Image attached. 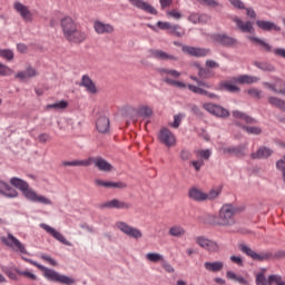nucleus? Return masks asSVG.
<instances>
[{"instance_id": "f257e3e1", "label": "nucleus", "mask_w": 285, "mask_h": 285, "mask_svg": "<svg viewBox=\"0 0 285 285\" xmlns=\"http://www.w3.org/2000/svg\"><path fill=\"white\" fill-rule=\"evenodd\" d=\"M10 184L11 186H14V188H18V190H21L23 197H26L28 202H32V204H42L43 206H52V200L43 195L37 194L35 189L30 188L28 181L12 177Z\"/></svg>"}, {"instance_id": "f03ea898", "label": "nucleus", "mask_w": 285, "mask_h": 285, "mask_svg": "<svg viewBox=\"0 0 285 285\" xmlns=\"http://www.w3.org/2000/svg\"><path fill=\"white\" fill-rule=\"evenodd\" d=\"M60 26L65 39L71 43H83V41L88 39V33L79 30L77 23L70 17L62 18L60 20Z\"/></svg>"}, {"instance_id": "7ed1b4c3", "label": "nucleus", "mask_w": 285, "mask_h": 285, "mask_svg": "<svg viewBox=\"0 0 285 285\" xmlns=\"http://www.w3.org/2000/svg\"><path fill=\"white\" fill-rule=\"evenodd\" d=\"M21 259L23 262H27V264H31V266H36L39 271H42L43 277L48 279V282H55L56 284H65V285H72L75 284V278L69 277L67 275H62L59 272L48 268L41 264H39L37 261H32L31 258H28L26 256H22Z\"/></svg>"}, {"instance_id": "20e7f679", "label": "nucleus", "mask_w": 285, "mask_h": 285, "mask_svg": "<svg viewBox=\"0 0 285 285\" xmlns=\"http://www.w3.org/2000/svg\"><path fill=\"white\" fill-rule=\"evenodd\" d=\"M95 164L96 168L100 170L101 173H110L112 170V165L108 163V160L101 158V157H89L88 159L83 160H71V161H62V166H92Z\"/></svg>"}, {"instance_id": "39448f33", "label": "nucleus", "mask_w": 285, "mask_h": 285, "mask_svg": "<svg viewBox=\"0 0 285 285\" xmlns=\"http://www.w3.org/2000/svg\"><path fill=\"white\" fill-rule=\"evenodd\" d=\"M190 79H193V81H196L198 87L195 85H186L181 81L171 79L170 77L163 78V81H165V83H168V86H174V88H179L180 90L188 88V90H190V92H194L195 95H199L202 86H204V88H210L208 83H206L204 80H199L197 77H190Z\"/></svg>"}, {"instance_id": "423d86ee", "label": "nucleus", "mask_w": 285, "mask_h": 285, "mask_svg": "<svg viewBox=\"0 0 285 285\" xmlns=\"http://www.w3.org/2000/svg\"><path fill=\"white\" fill-rule=\"evenodd\" d=\"M217 226H233L235 224V207L233 205H224L216 218Z\"/></svg>"}, {"instance_id": "0eeeda50", "label": "nucleus", "mask_w": 285, "mask_h": 285, "mask_svg": "<svg viewBox=\"0 0 285 285\" xmlns=\"http://www.w3.org/2000/svg\"><path fill=\"white\" fill-rule=\"evenodd\" d=\"M239 250L245 255H247V257H250L254 262H268V259L273 258V253L271 252L257 253L245 244L239 245Z\"/></svg>"}, {"instance_id": "6e6552de", "label": "nucleus", "mask_w": 285, "mask_h": 285, "mask_svg": "<svg viewBox=\"0 0 285 285\" xmlns=\"http://www.w3.org/2000/svg\"><path fill=\"white\" fill-rule=\"evenodd\" d=\"M116 228H118L120 233H124V235H127V237H131V239H141V237H144V234L139 228L132 227L126 222H116Z\"/></svg>"}, {"instance_id": "1a4fd4ad", "label": "nucleus", "mask_w": 285, "mask_h": 285, "mask_svg": "<svg viewBox=\"0 0 285 285\" xmlns=\"http://www.w3.org/2000/svg\"><path fill=\"white\" fill-rule=\"evenodd\" d=\"M212 39H214L218 46H223V48H235V46H239V40L227 33H214Z\"/></svg>"}, {"instance_id": "9d476101", "label": "nucleus", "mask_w": 285, "mask_h": 285, "mask_svg": "<svg viewBox=\"0 0 285 285\" xmlns=\"http://www.w3.org/2000/svg\"><path fill=\"white\" fill-rule=\"evenodd\" d=\"M203 108L210 115H214V117H218L220 119H226L227 117H230V111H228L226 108H224L219 105H215L213 102H205L203 105Z\"/></svg>"}, {"instance_id": "9b49d317", "label": "nucleus", "mask_w": 285, "mask_h": 285, "mask_svg": "<svg viewBox=\"0 0 285 285\" xmlns=\"http://www.w3.org/2000/svg\"><path fill=\"white\" fill-rule=\"evenodd\" d=\"M158 140L167 148H171V146H175V144H177V138L175 137V134H173V131H170V129L166 127L160 129L158 134Z\"/></svg>"}, {"instance_id": "f8f14e48", "label": "nucleus", "mask_w": 285, "mask_h": 285, "mask_svg": "<svg viewBox=\"0 0 285 285\" xmlns=\"http://www.w3.org/2000/svg\"><path fill=\"white\" fill-rule=\"evenodd\" d=\"M40 228H42V230H46V233L51 235L53 239H57V242H60V244H63L65 246H72V243L66 239V236H63L61 232H57V229H55L53 227H50V225L46 223H41Z\"/></svg>"}, {"instance_id": "ddd939ff", "label": "nucleus", "mask_w": 285, "mask_h": 285, "mask_svg": "<svg viewBox=\"0 0 285 285\" xmlns=\"http://www.w3.org/2000/svg\"><path fill=\"white\" fill-rule=\"evenodd\" d=\"M3 243L6 246H9V248H12V250H16V253L28 255V249H26V246L22 245L14 235L8 234L7 239H3Z\"/></svg>"}, {"instance_id": "4468645a", "label": "nucleus", "mask_w": 285, "mask_h": 285, "mask_svg": "<svg viewBox=\"0 0 285 285\" xmlns=\"http://www.w3.org/2000/svg\"><path fill=\"white\" fill-rule=\"evenodd\" d=\"M185 55H189V57H208L210 55V49L186 46L184 45L181 48Z\"/></svg>"}, {"instance_id": "2eb2a0df", "label": "nucleus", "mask_w": 285, "mask_h": 285, "mask_svg": "<svg viewBox=\"0 0 285 285\" xmlns=\"http://www.w3.org/2000/svg\"><path fill=\"white\" fill-rule=\"evenodd\" d=\"M100 208H116L117 210H128L129 208H132V204L114 198L101 204Z\"/></svg>"}, {"instance_id": "dca6fc26", "label": "nucleus", "mask_w": 285, "mask_h": 285, "mask_svg": "<svg viewBox=\"0 0 285 285\" xmlns=\"http://www.w3.org/2000/svg\"><path fill=\"white\" fill-rule=\"evenodd\" d=\"M151 59H157L158 61H177V57L175 55H170L159 49L149 50Z\"/></svg>"}, {"instance_id": "f3484780", "label": "nucleus", "mask_w": 285, "mask_h": 285, "mask_svg": "<svg viewBox=\"0 0 285 285\" xmlns=\"http://www.w3.org/2000/svg\"><path fill=\"white\" fill-rule=\"evenodd\" d=\"M94 30L97 35H112L115 32V26L96 20L94 22Z\"/></svg>"}, {"instance_id": "a211bd4d", "label": "nucleus", "mask_w": 285, "mask_h": 285, "mask_svg": "<svg viewBox=\"0 0 285 285\" xmlns=\"http://www.w3.org/2000/svg\"><path fill=\"white\" fill-rule=\"evenodd\" d=\"M0 195L7 197L8 199H14L16 197H19V191L10 186V184L0 180Z\"/></svg>"}, {"instance_id": "6ab92c4d", "label": "nucleus", "mask_w": 285, "mask_h": 285, "mask_svg": "<svg viewBox=\"0 0 285 285\" xmlns=\"http://www.w3.org/2000/svg\"><path fill=\"white\" fill-rule=\"evenodd\" d=\"M131 6L138 8V10H142V12H147V14H157V9L153 7L150 3L144 0H128Z\"/></svg>"}, {"instance_id": "aec40b11", "label": "nucleus", "mask_w": 285, "mask_h": 285, "mask_svg": "<svg viewBox=\"0 0 285 285\" xmlns=\"http://www.w3.org/2000/svg\"><path fill=\"white\" fill-rule=\"evenodd\" d=\"M233 21L234 23H236L240 32L247 33V35H255V27L253 26V21L243 22L242 19L239 18H234Z\"/></svg>"}, {"instance_id": "412c9836", "label": "nucleus", "mask_w": 285, "mask_h": 285, "mask_svg": "<svg viewBox=\"0 0 285 285\" xmlns=\"http://www.w3.org/2000/svg\"><path fill=\"white\" fill-rule=\"evenodd\" d=\"M223 153L234 155L235 157H238V159H242V157H246V145L240 144L238 146L226 147L223 149Z\"/></svg>"}, {"instance_id": "4be33fe9", "label": "nucleus", "mask_w": 285, "mask_h": 285, "mask_svg": "<svg viewBox=\"0 0 285 285\" xmlns=\"http://www.w3.org/2000/svg\"><path fill=\"white\" fill-rule=\"evenodd\" d=\"M256 26L257 28H259V30H263L264 32H272V30H274L275 32H279V30H282L279 26L268 20H256Z\"/></svg>"}, {"instance_id": "5701e85b", "label": "nucleus", "mask_w": 285, "mask_h": 285, "mask_svg": "<svg viewBox=\"0 0 285 285\" xmlns=\"http://www.w3.org/2000/svg\"><path fill=\"white\" fill-rule=\"evenodd\" d=\"M16 12L24 19V21H32V12L21 2H16L13 6Z\"/></svg>"}, {"instance_id": "b1692460", "label": "nucleus", "mask_w": 285, "mask_h": 285, "mask_svg": "<svg viewBox=\"0 0 285 285\" xmlns=\"http://www.w3.org/2000/svg\"><path fill=\"white\" fill-rule=\"evenodd\" d=\"M187 19L188 21H190V23H194L195 26H197V23H208L210 21V16L206 13L193 12L188 16Z\"/></svg>"}, {"instance_id": "393cba45", "label": "nucleus", "mask_w": 285, "mask_h": 285, "mask_svg": "<svg viewBox=\"0 0 285 285\" xmlns=\"http://www.w3.org/2000/svg\"><path fill=\"white\" fill-rule=\"evenodd\" d=\"M80 86L82 88H86V90H87V92H89V95H97V86L95 85L92 79H90V77H88V75L82 76Z\"/></svg>"}, {"instance_id": "a878e982", "label": "nucleus", "mask_w": 285, "mask_h": 285, "mask_svg": "<svg viewBox=\"0 0 285 285\" xmlns=\"http://www.w3.org/2000/svg\"><path fill=\"white\" fill-rule=\"evenodd\" d=\"M273 155V151L271 148H267L265 146H262L257 149V151L250 154L252 159H268Z\"/></svg>"}, {"instance_id": "bb28decb", "label": "nucleus", "mask_w": 285, "mask_h": 285, "mask_svg": "<svg viewBox=\"0 0 285 285\" xmlns=\"http://www.w3.org/2000/svg\"><path fill=\"white\" fill-rule=\"evenodd\" d=\"M96 128L98 132H108V130H110V119L106 116H100L96 121Z\"/></svg>"}, {"instance_id": "cd10ccee", "label": "nucleus", "mask_w": 285, "mask_h": 285, "mask_svg": "<svg viewBox=\"0 0 285 285\" xmlns=\"http://www.w3.org/2000/svg\"><path fill=\"white\" fill-rule=\"evenodd\" d=\"M204 268L209 273H219V271L224 269V262L216 261V262H205Z\"/></svg>"}, {"instance_id": "c85d7f7f", "label": "nucleus", "mask_w": 285, "mask_h": 285, "mask_svg": "<svg viewBox=\"0 0 285 285\" xmlns=\"http://www.w3.org/2000/svg\"><path fill=\"white\" fill-rule=\"evenodd\" d=\"M226 278L229 279V282H236L237 284L240 285H248V279L242 275H237V273L233 271H227L226 272Z\"/></svg>"}, {"instance_id": "c756f323", "label": "nucleus", "mask_w": 285, "mask_h": 285, "mask_svg": "<svg viewBox=\"0 0 285 285\" xmlns=\"http://www.w3.org/2000/svg\"><path fill=\"white\" fill-rule=\"evenodd\" d=\"M248 41H253L257 46H262L263 50L265 52H273V46H271L268 42L262 40V38H257L255 36H247Z\"/></svg>"}, {"instance_id": "7c9ffc66", "label": "nucleus", "mask_w": 285, "mask_h": 285, "mask_svg": "<svg viewBox=\"0 0 285 285\" xmlns=\"http://www.w3.org/2000/svg\"><path fill=\"white\" fill-rule=\"evenodd\" d=\"M188 195L194 202H206V193L195 187L189 189Z\"/></svg>"}, {"instance_id": "2f4dec72", "label": "nucleus", "mask_w": 285, "mask_h": 285, "mask_svg": "<svg viewBox=\"0 0 285 285\" xmlns=\"http://www.w3.org/2000/svg\"><path fill=\"white\" fill-rule=\"evenodd\" d=\"M236 83H257V81H259V78L255 77V76H248V75H243L239 76L237 78H235Z\"/></svg>"}, {"instance_id": "473e14b6", "label": "nucleus", "mask_w": 285, "mask_h": 285, "mask_svg": "<svg viewBox=\"0 0 285 285\" xmlns=\"http://www.w3.org/2000/svg\"><path fill=\"white\" fill-rule=\"evenodd\" d=\"M233 117H235V119H243L244 121H246L247 124H257V120L248 115H246L243 111L239 110H234L233 111Z\"/></svg>"}, {"instance_id": "72a5a7b5", "label": "nucleus", "mask_w": 285, "mask_h": 285, "mask_svg": "<svg viewBox=\"0 0 285 285\" xmlns=\"http://www.w3.org/2000/svg\"><path fill=\"white\" fill-rule=\"evenodd\" d=\"M170 237H184L186 229L181 225H174L169 228Z\"/></svg>"}, {"instance_id": "f704fd0d", "label": "nucleus", "mask_w": 285, "mask_h": 285, "mask_svg": "<svg viewBox=\"0 0 285 285\" xmlns=\"http://www.w3.org/2000/svg\"><path fill=\"white\" fill-rule=\"evenodd\" d=\"M220 89L226 90V92H239V87L237 85H233L229 81L220 82Z\"/></svg>"}, {"instance_id": "c9c22d12", "label": "nucleus", "mask_w": 285, "mask_h": 285, "mask_svg": "<svg viewBox=\"0 0 285 285\" xmlns=\"http://www.w3.org/2000/svg\"><path fill=\"white\" fill-rule=\"evenodd\" d=\"M66 108H68V101L66 100H59L55 104L47 105L48 110H63Z\"/></svg>"}, {"instance_id": "e433bc0d", "label": "nucleus", "mask_w": 285, "mask_h": 285, "mask_svg": "<svg viewBox=\"0 0 285 285\" xmlns=\"http://www.w3.org/2000/svg\"><path fill=\"white\" fill-rule=\"evenodd\" d=\"M254 66H256V68H258V70H263L264 72H273L275 70V67L268 62L255 61Z\"/></svg>"}, {"instance_id": "4c0bfd02", "label": "nucleus", "mask_w": 285, "mask_h": 285, "mask_svg": "<svg viewBox=\"0 0 285 285\" xmlns=\"http://www.w3.org/2000/svg\"><path fill=\"white\" fill-rule=\"evenodd\" d=\"M137 115L139 117H144L145 119H148V117H153V109L148 106H141L137 109Z\"/></svg>"}, {"instance_id": "58836bf2", "label": "nucleus", "mask_w": 285, "mask_h": 285, "mask_svg": "<svg viewBox=\"0 0 285 285\" xmlns=\"http://www.w3.org/2000/svg\"><path fill=\"white\" fill-rule=\"evenodd\" d=\"M33 77H37V72H18L16 75V79L22 82L30 81Z\"/></svg>"}, {"instance_id": "ea45409f", "label": "nucleus", "mask_w": 285, "mask_h": 285, "mask_svg": "<svg viewBox=\"0 0 285 285\" xmlns=\"http://www.w3.org/2000/svg\"><path fill=\"white\" fill-rule=\"evenodd\" d=\"M268 102L272 105V106H275L276 108H279L281 110H284L285 111V101L277 98V97H269L268 98Z\"/></svg>"}, {"instance_id": "a19ab883", "label": "nucleus", "mask_w": 285, "mask_h": 285, "mask_svg": "<svg viewBox=\"0 0 285 285\" xmlns=\"http://www.w3.org/2000/svg\"><path fill=\"white\" fill-rule=\"evenodd\" d=\"M242 128L247 135H262V128L259 127L243 125Z\"/></svg>"}, {"instance_id": "79ce46f5", "label": "nucleus", "mask_w": 285, "mask_h": 285, "mask_svg": "<svg viewBox=\"0 0 285 285\" xmlns=\"http://www.w3.org/2000/svg\"><path fill=\"white\" fill-rule=\"evenodd\" d=\"M146 259H148V262H164V255L159 254V253H148L146 254Z\"/></svg>"}, {"instance_id": "37998d69", "label": "nucleus", "mask_w": 285, "mask_h": 285, "mask_svg": "<svg viewBox=\"0 0 285 285\" xmlns=\"http://www.w3.org/2000/svg\"><path fill=\"white\" fill-rule=\"evenodd\" d=\"M170 35H175L176 37H183L186 32L181 29L179 24H171L169 29Z\"/></svg>"}, {"instance_id": "c03bdc74", "label": "nucleus", "mask_w": 285, "mask_h": 285, "mask_svg": "<svg viewBox=\"0 0 285 285\" xmlns=\"http://www.w3.org/2000/svg\"><path fill=\"white\" fill-rule=\"evenodd\" d=\"M0 57L7 59V61H12L14 59V52L11 49H0Z\"/></svg>"}, {"instance_id": "a18cd8bd", "label": "nucleus", "mask_w": 285, "mask_h": 285, "mask_svg": "<svg viewBox=\"0 0 285 285\" xmlns=\"http://www.w3.org/2000/svg\"><path fill=\"white\" fill-rule=\"evenodd\" d=\"M205 250H208L209 253H217L219 252V244L215 240H208L207 246L205 247Z\"/></svg>"}, {"instance_id": "49530a36", "label": "nucleus", "mask_w": 285, "mask_h": 285, "mask_svg": "<svg viewBox=\"0 0 285 285\" xmlns=\"http://www.w3.org/2000/svg\"><path fill=\"white\" fill-rule=\"evenodd\" d=\"M193 157V151H190L188 148H183L179 153V158L181 161H188Z\"/></svg>"}, {"instance_id": "de8ad7c7", "label": "nucleus", "mask_w": 285, "mask_h": 285, "mask_svg": "<svg viewBox=\"0 0 285 285\" xmlns=\"http://www.w3.org/2000/svg\"><path fill=\"white\" fill-rule=\"evenodd\" d=\"M196 155L198 157H202V159L208 160L210 159V155H213V150L210 149H200L196 151Z\"/></svg>"}, {"instance_id": "09e8293b", "label": "nucleus", "mask_w": 285, "mask_h": 285, "mask_svg": "<svg viewBox=\"0 0 285 285\" xmlns=\"http://www.w3.org/2000/svg\"><path fill=\"white\" fill-rule=\"evenodd\" d=\"M16 273H18V275H23V277H28V279H32L33 282H36L37 279V275L28 271H21L19 268H16Z\"/></svg>"}, {"instance_id": "8fccbe9b", "label": "nucleus", "mask_w": 285, "mask_h": 285, "mask_svg": "<svg viewBox=\"0 0 285 285\" xmlns=\"http://www.w3.org/2000/svg\"><path fill=\"white\" fill-rule=\"evenodd\" d=\"M265 86H267L271 90H273L277 95H283L285 97V82H283V89H276L277 83L272 85V83L266 82Z\"/></svg>"}, {"instance_id": "3c124183", "label": "nucleus", "mask_w": 285, "mask_h": 285, "mask_svg": "<svg viewBox=\"0 0 285 285\" xmlns=\"http://www.w3.org/2000/svg\"><path fill=\"white\" fill-rule=\"evenodd\" d=\"M109 188H116L118 190H124V188H128V185L124 181H110Z\"/></svg>"}, {"instance_id": "603ef678", "label": "nucleus", "mask_w": 285, "mask_h": 285, "mask_svg": "<svg viewBox=\"0 0 285 285\" xmlns=\"http://www.w3.org/2000/svg\"><path fill=\"white\" fill-rule=\"evenodd\" d=\"M228 1L233 6V8H236V10H246V6H244V2L242 0H228Z\"/></svg>"}, {"instance_id": "864d4df0", "label": "nucleus", "mask_w": 285, "mask_h": 285, "mask_svg": "<svg viewBox=\"0 0 285 285\" xmlns=\"http://www.w3.org/2000/svg\"><path fill=\"white\" fill-rule=\"evenodd\" d=\"M199 3H206L209 8H217L220 7L223 8L224 6L216 0H197Z\"/></svg>"}, {"instance_id": "5fc2aeb1", "label": "nucleus", "mask_w": 285, "mask_h": 285, "mask_svg": "<svg viewBox=\"0 0 285 285\" xmlns=\"http://www.w3.org/2000/svg\"><path fill=\"white\" fill-rule=\"evenodd\" d=\"M256 285H268V279H266L264 273L256 274Z\"/></svg>"}, {"instance_id": "6e6d98bb", "label": "nucleus", "mask_w": 285, "mask_h": 285, "mask_svg": "<svg viewBox=\"0 0 285 285\" xmlns=\"http://www.w3.org/2000/svg\"><path fill=\"white\" fill-rule=\"evenodd\" d=\"M247 94L250 97H255V99H262V90L257 89V88H252L247 90Z\"/></svg>"}, {"instance_id": "4d7b16f0", "label": "nucleus", "mask_w": 285, "mask_h": 285, "mask_svg": "<svg viewBox=\"0 0 285 285\" xmlns=\"http://www.w3.org/2000/svg\"><path fill=\"white\" fill-rule=\"evenodd\" d=\"M3 272L7 275V277H9V279H13L14 282H17V279H19V277L17 276V273H14L12 269H10V267H6L3 269Z\"/></svg>"}, {"instance_id": "13d9d810", "label": "nucleus", "mask_w": 285, "mask_h": 285, "mask_svg": "<svg viewBox=\"0 0 285 285\" xmlns=\"http://www.w3.org/2000/svg\"><path fill=\"white\" fill-rule=\"evenodd\" d=\"M181 117H184V115L181 114H177L174 116V121L170 125L171 128H179V126L181 125Z\"/></svg>"}, {"instance_id": "bf43d9fd", "label": "nucleus", "mask_w": 285, "mask_h": 285, "mask_svg": "<svg viewBox=\"0 0 285 285\" xmlns=\"http://www.w3.org/2000/svg\"><path fill=\"white\" fill-rule=\"evenodd\" d=\"M210 239L204 237V236H198L196 237V244L200 246V248H205Z\"/></svg>"}, {"instance_id": "052dcab7", "label": "nucleus", "mask_w": 285, "mask_h": 285, "mask_svg": "<svg viewBox=\"0 0 285 285\" xmlns=\"http://www.w3.org/2000/svg\"><path fill=\"white\" fill-rule=\"evenodd\" d=\"M219 197V190L212 189L208 194H206V199L213 202Z\"/></svg>"}, {"instance_id": "680f3d73", "label": "nucleus", "mask_w": 285, "mask_h": 285, "mask_svg": "<svg viewBox=\"0 0 285 285\" xmlns=\"http://www.w3.org/2000/svg\"><path fill=\"white\" fill-rule=\"evenodd\" d=\"M40 259H42L43 262H48L50 266H57V261H55L52 257L48 256L47 254H41Z\"/></svg>"}, {"instance_id": "e2e57ef3", "label": "nucleus", "mask_w": 285, "mask_h": 285, "mask_svg": "<svg viewBox=\"0 0 285 285\" xmlns=\"http://www.w3.org/2000/svg\"><path fill=\"white\" fill-rule=\"evenodd\" d=\"M190 114L195 115L196 117H204V114L202 112V109H199V107L197 105H191Z\"/></svg>"}, {"instance_id": "0e129e2a", "label": "nucleus", "mask_w": 285, "mask_h": 285, "mask_svg": "<svg viewBox=\"0 0 285 285\" xmlns=\"http://www.w3.org/2000/svg\"><path fill=\"white\" fill-rule=\"evenodd\" d=\"M229 259L230 262H233V264H236L237 266H244V259L240 256L232 255Z\"/></svg>"}, {"instance_id": "69168bd1", "label": "nucleus", "mask_w": 285, "mask_h": 285, "mask_svg": "<svg viewBox=\"0 0 285 285\" xmlns=\"http://www.w3.org/2000/svg\"><path fill=\"white\" fill-rule=\"evenodd\" d=\"M191 166L195 168L196 173L202 170V166H204V160H193Z\"/></svg>"}, {"instance_id": "338daca9", "label": "nucleus", "mask_w": 285, "mask_h": 285, "mask_svg": "<svg viewBox=\"0 0 285 285\" xmlns=\"http://www.w3.org/2000/svg\"><path fill=\"white\" fill-rule=\"evenodd\" d=\"M95 184H96V186H100L102 188H110V181H106L102 179H96Z\"/></svg>"}, {"instance_id": "774afa93", "label": "nucleus", "mask_w": 285, "mask_h": 285, "mask_svg": "<svg viewBox=\"0 0 285 285\" xmlns=\"http://www.w3.org/2000/svg\"><path fill=\"white\" fill-rule=\"evenodd\" d=\"M273 52L276 57H282V59H285V49L284 48L273 49Z\"/></svg>"}]
</instances>
